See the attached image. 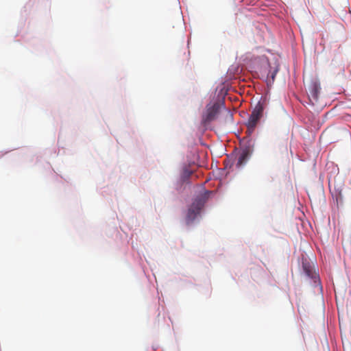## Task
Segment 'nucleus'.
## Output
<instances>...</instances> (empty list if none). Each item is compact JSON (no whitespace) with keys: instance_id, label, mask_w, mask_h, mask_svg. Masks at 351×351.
<instances>
[{"instance_id":"obj_3","label":"nucleus","mask_w":351,"mask_h":351,"mask_svg":"<svg viewBox=\"0 0 351 351\" xmlns=\"http://www.w3.org/2000/svg\"><path fill=\"white\" fill-rule=\"evenodd\" d=\"M220 105L215 103L211 106H207L206 112L202 117V123L206 126L214 121L219 113Z\"/></svg>"},{"instance_id":"obj_1","label":"nucleus","mask_w":351,"mask_h":351,"mask_svg":"<svg viewBox=\"0 0 351 351\" xmlns=\"http://www.w3.org/2000/svg\"><path fill=\"white\" fill-rule=\"evenodd\" d=\"M212 191H206L204 193L197 197L188 210L186 220L187 223H191L200 213L204 205Z\"/></svg>"},{"instance_id":"obj_6","label":"nucleus","mask_w":351,"mask_h":351,"mask_svg":"<svg viewBox=\"0 0 351 351\" xmlns=\"http://www.w3.org/2000/svg\"><path fill=\"white\" fill-rule=\"evenodd\" d=\"M312 95H313V97H314L315 99H317V90H316L315 88L312 91Z\"/></svg>"},{"instance_id":"obj_7","label":"nucleus","mask_w":351,"mask_h":351,"mask_svg":"<svg viewBox=\"0 0 351 351\" xmlns=\"http://www.w3.org/2000/svg\"><path fill=\"white\" fill-rule=\"evenodd\" d=\"M276 73V71H274V72L272 73V75H271V78H272V80H274Z\"/></svg>"},{"instance_id":"obj_2","label":"nucleus","mask_w":351,"mask_h":351,"mask_svg":"<svg viewBox=\"0 0 351 351\" xmlns=\"http://www.w3.org/2000/svg\"><path fill=\"white\" fill-rule=\"evenodd\" d=\"M265 106V101H260L254 108L246 123L249 133L254 132L260 119L263 117Z\"/></svg>"},{"instance_id":"obj_4","label":"nucleus","mask_w":351,"mask_h":351,"mask_svg":"<svg viewBox=\"0 0 351 351\" xmlns=\"http://www.w3.org/2000/svg\"><path fill=\"white\" fill-rule=\"evenodd\" d=\"M252 152L253 149L250 146H246L242 149L236 165L237 168L242 167L246 164L247 160L250 159Z\"/></svg>"},{"instance_id":"obj_5","label":"nucleus","mask_w":351,"mask_h":351,"mask_svg":"<svg viewBox=\"0 0 351 351\" xmlns=\"http://www.w3.org/2000/svg\"><path fill=\"white\" fill-rule=\"evenodd\" d=\"M302 268L306 276L312 279H316L317 274L309 263L302 262Z\"/></svg>"}]
</instances>
